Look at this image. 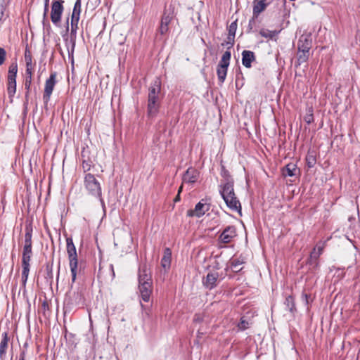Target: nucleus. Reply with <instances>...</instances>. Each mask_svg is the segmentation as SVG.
Returning a JSON list of instances; mask_svg holds the SVG:
<instances>
[{"mask_svg": "<svg viewBox=\"0 0 360 360\" xmlns=\"http://www.w3.org/2000/svg\"><path fill=\"white\" fill-rule=\"evenodd\" d=\"M161 81L156 78L148 89L147 112L149 117H154L159 112L160 105Z\"/></svg>", "mask_w": 360, "mask_h": 360, "instance_id": "1", "label": "nucleus"}, {"mask_svg": "<svg viewBox=\"0 0 360 360\" xmlns=\"http://www.w3.org/2000/svg\"><path fill=\"white\" fill-rule=\"evenodd\" d=\"M233 186V183L221 182L219 193L230 210L240 213L241 204L235 194Z\"/></svg>", "mask_w": 360, "mask_h": 360, "instance_id": "2", "label": "nucleus"}, {"mask_svg": "<svg viewBox=\"0 0 360 360\" xmlns=\"http://www.w3.org/2000/svg\"><path fill=\"white\" fill-rule=\"evenodd\" d=\"M66 248L71 271V281L72 283H75L77 279V274L80 273V270L78 267V259L76 248L73 243L72 238H66Z\"/></svg>", "mask_w": 360, "mask_h": 360, "instance_id": "3", "label": "nucleus"}, {"mask_svg": "<svg viewBox=\"0 0 360 360\" xmlns=\"http://www.w3.org/2000/svg\"><path fill=\"white\" fill-rule=\"evenodd\" d=\"M84 186L88 193L93 197L99 199L102 206L105 207V202L102 198L101 186L94 174L90 173L84 176Z\"/></svg>", "mask_w": 360, "mask_h": 360, "instance_id": "4", "label": "nucleus"}, {"mask_svg": "<svg viewBox=\"0 0 360 360\" xmlns=\"http://www.w3.org/2000/svg\"><path fill=\"white\" fill-rule=\"evenodd\" d=\"M175 16V7L170 4L165 6V10L160 20V25L158 32L161 35H164L169 32V25Z\"/></svg>", "mask_w": 360, "mask_h": 360, "instance_id": "5", "label": "nucleus"}, {"mask_svg": "<svg viewBox=\"0 0 360 360\" xmlns=\"http://www.w3.org/2000/svg\"><path fill=\"white\" fill-rule=\"evenodd\" d=\"M230 59L231 52L227 50L222 55L221 60L217 65V73L218 79L221 83H223L226 79L227 69L230 63Z\"/></svg>", "mask_w": 360, "mask_h": 360, "instance_id": "6", "label": "nucleus"}, {"mask_svg": "<svg viewBox=\"0 0 360 360\" xmlns=\"http://www.w3.org/2000/svg\"><path fill=\"white\" fill-rule=\"evenodd\" d=\"M32 229L26 228L22 250V262H30L32 256Z\"/></svg>", "mask_w": 360, "mask_h": 360, "instance_id": "7", "label": "nucleus"}, {"mask_svg": "<svg viewBox=\"0 0 360 360\" xmlns=\"http://www.w3.org/2000/svg\"><path fill=\"white\" fill-rule=\"evenodd\" d=\"M63 0H53L51 5V20L56 25L59 26L64 10Z\"/></svg>", "mask_w": 360, "mask_h": 360, "instance_id": "8", "label": "nucleus"}, {"mask_svg": "<svg viewBox=\"0 0 360 360\" xmlns=\"http://www.w3.org/2000/svg\"><path fill=\"white\" fill-rule=\"evenodd\" d=\"M56 77L57 73L56 72H53L51 73L50 77L46 80L43 95V100L45 103H48L50 100L54 86L57 82Z\"/></svg>", "mask_w": 360, "mask_h": 360, "instance_id": "9", "label": "nucleus"}, {"mask_svg": "<svg viewBox=\"0 0 360 360\" xmlns=\"http://www.w3.org/2000/svg\"><path fill=\"white\" fill-rule=\"evenodd\" d=\"M210 206L207 205L204 199H202L198 202L194 210H188L187 211V215L188 217H201L205 213L209 210Z\"/></svg>", "mask_w": 360, "mask_h": 360, "instance_id": "10", "label": "nucleus"}, {"mask_svg": "<svg viewBox=\"0 0 360 360\" xmlns=\"http://www.w3.org/2000/svg\"><path fill=\"white\" fill-rule=\"evenodd\" d=\"M236 235V227L234 226H228L220 234L219 241L224 244L229 243L232 241Z\"/></svg>", "mask_w": 360, "mask_h": 360, "instance_id": "11", "label": "nucleus"}, {"mask_svg": "<svg viewBox=\"0 0 360 360\" xmlns=\"http://www.w3.org/2000/svg\"><path fill=\"white\" fill-rule=\"evenodd\" d=\"M138 279L139 283L152 282L150 270L146 264H143L139 266Z\"/></svg>", "mask_w": 360, "mask_h": 360, "instance_id": "12", "label": "nucleus"}, {"mask_svg": "<svg viewBox=\"0 0 360 360\" xmlns=\"http://www.w3.org/2000/svg\"><path fill=\"white\" fill-rule=\"evenodd\" d=\"M139 289L142 300L148 302L153 292V282L139 283Z\"/></svg>", "mask_w": 360, "mask_h": 360, "instance_id": "13", "label": "nucleus"}, {"mask_svg": "<svg viewBox=\"0 0 360 360\" xmlns=\"http://www.w3.org/2000/svg\"><path fill=\"white\" fill-rule=\"evenodd\" d=\"M218 278V272H209L203 278L202 283L206 288L212 290L217 286Z\"/></svg>", "mask_w": 360, "mask_h": 360, "instance_id": "14", "label": "nucleus"}, {"mask_svg": "<svg viewBox=\"0 0 360 360\" xmlns=\"http://www.w3.org/2000/svg\"><path fill=\"white\" fill-rule=\"evenodd\" d=\"M283 175L285 176L298 177L300 175V170L297 165L290 162L282 169Z\"/></svg>", "mask_w": 360, "mask_h": 360, "instance_id": "15", "label": "nucleus"}, {"mask_svg": "<svg viewBox=\"0 0 360 360\" xmlns=\"http://www.w3.org/2000/svg\"><path fill=\"white\" fill-rule=\"evenodd\" d=\"M199 174V172L197 169L189 167L183 176V182L193 184L198 181Z\"/></svg>", "mask_w": 360, "mask_h": 360, "instance_id": "16", "label": "nucleus"}, {"mask_svg": "<svg viewBox=\"0 0 360 360\" xmlns=\"http://www.w3.org/2000/svg\"><path fill=\"white\" fill-rule=\"evenodd\" d=\"M255 60V56L254 52H252L251 51H247V50H244L242 52V63L245 68H251V66H252L251 63Z\"/></svg>", "mask_w": 360, "mask_h": 360, "instance_id": "17", "label": "nucleus"}, {"mask_svg": "<svg viewBox=\"0 0 360 360\" xmlns=\"http://www.w3.org/2000/svg\"><path fill=\"white\" fill-rule=\"evenodd\" d=\"M311 47V40L309 37L306 35H302L297 43V49L301 51H309Z\"/></svg>", "mask_w": 360, "mask_h": 360, "instance_id": "18", "label": "nucleus"}, {"mask_svg": "<svg viewBox=\"0 0 360 360\" xmlns=\"http://www.w3.org/2000/svg\"><path fill=\"white\" fill-rule=\"evenodd\" d=\"M270 4V1L269 2H263V1H254L253 2V9H252V13L255 18H258L259 14L265 11L267 6Z\"/></svg>", "mask_w": 360, "mask_h": 360, "instance_id": "19", "label": "nucleus"}, {"mask_svg": "<svg viewBox=\"0 0 360 360\" xmlns=\"http://www.w3.org/2000/svg\"><path fill=\"white\" fill-rule=\"evenodd\" d=\"M244 263L245 260L243 258H235L230 261L228 268H230L233 272L238 273L243 269V264Z\"/></svg>", "mask_w": 360, "mask_h": 360, "instance_id": "20", "label": "nucleus"}, {"mask_svg": "<svg viewBox=\"0 0 360 360\" xmlns=\"http://www.w3.org/2000/svg\"><path fill=\"white\" fill-rule=\"evenodd\" d=\"M172 252L168 248L164 250V255L161 259V265L165 269H168L171 264Z\"/></svg>", "mask_w": 360, "mask_h": 360, "instance_id": "21", "label": "nucleus"}, {"mask_svg": "<svg viewBox=\"0 0 360 360\" xmlns=\"http://www.w3.org/2000/svg\"><path fill=\"white\" fill-rule=\"evenodd\" d=\"M8 337L6 333L2 334V338L0 342V359H4L8 347Z\"/></svg>", "mask_w": 360, "mask_h": 360, "instance_id": "22", "label": "nucleus"}, {"mask_svg": "<svg viewBox=\"0 0 360 360\" xmlns=\"http://www.w3.org/2000/svg\"><path fill=\"white\" fill-rule=\"evenodd\" d=\"M7 91L9 97H13L16 91V77H8Z\"/></svg>", "mask_w": 360, "mask_h": 360, "instance_id": "23", "label": "nucleus"}, {"mask_svg": "<svg viewBox=\"0 0 360 360\" xmlns=\"http://www.w3.org/2000/svg\"><path fill=\"white\" fill-rule=\"evenodd\" d=\"M30 262H22V283L25 287L28 278L29 272H30Z\"/></svg>", "mask_w": 360, "mask_h": 360, "instance_id": "24", "label": "nucleus"}, {"mask_svg": "<svg viewBox=\"0 0 360 360\" xmlns=\"http://www.w3.org/2000/svg\"><path fill=\"white\" fill-rule=\"evenodd\" d=\"M236 30H237V23H236V21H234V22H231L229 27L228 39L229 41H230L231 46H233V44L234 37L236 35Z\"/></svg>", "mask_w": 360, "mask_h": 360, "instance_id": "25", "label": "nucleus"}, {"mask_svg": "<svg viewBox=\"0 0 360 360\" xmlns=\"http://www.w3.org/2000/svg\"><path fill=\"white\" fill-rule=\"evenodd\" d=\"M79 16L72 15L71 16V36L76 37L77 30L78 29V22Z\"/></svg>", "mask_w": 360, "mask_h": 360, "instance_id": "26", "label": "nucleus"}, {"mask_svg": "<svg viewBox=\"0 0 360 360\" xmlns=\"http://www.w3.org/2000/svg\"><path fill=\"white\" fill-rule=\"evenodd\" d=\"M309 56V51L298 50L297 53L298 65H301L307 61Z\"/></svg>", "mask_w": 360, "mask_h": 360, "instance_id": "27", "label": "nucleus"}, {"mask_svg": "<svg viewBox=\"0 0 360 360\" xmlns=\"http://www.w3.org/2000/svg\"><path fill=\"white\" fill-rule=\"evenodd\" d=\"M320 256V252H316V248H314L312 252L310 254V257L309 259V264L310 265H314V266H318V258Z\"/></svg>", "mask_w": 360, "mask_h": 360, "instance_id": "28", "label": "nucleus"}, {"mask_svg": "<svg viewBox=\"0 0 360 360\" xmlns=\"http://www.w3.org/2000/svg\"><path fill=\"white\" fill-rule=\"evenodd\" d=\"M278 32L276 30H269L267 29H262L259 31V34L262 37L266 38V39H273L278 34Z\"/></svg>", "mask_w": 360, "mask_h": 360, "instance_id": "29", "label": "nucleus"}, {"mask_svg": "<svg viewBox=\"0 0 360 360\" xmlns=\"http://www.w3.org/2000/svg\"><path fill=\"white\" fill-rule=\"evenodd\" d=\"M221 175L223 178L221 182H231L234 184V181L230 175L229 172L226 170L224 167L221 168Z\"/></svg>", "mask_w": 360, "mask_h": 360, "instance_id": "30", "label": "nucleus"}, {"mask_svg": "<svg viewBox=\"0 0 360 360\" xmlns=\"http://www.w3.org/2000/svg\"><path fill=\"white\" fill-rule=\"evenodd\" d=\"M18 72V65L16 63H13L9 66L8 77H16Z\"/></svg>", "mask_w": 360, "mask_h": 360, "instance_id": "31", "label": "nucleus"}, {"mask_svg": "<svg viewBox=\"0 0 360 360\" xmlns=\"http://www.w3.org/2000/svg\"><path fill=\"white\" fill-rule=\"evenodd\" d=\"M284 304L290 311H292L295 309L294 298L290 295L285 298Z\"/></svg>", "mask_w": 360, "mask_h": 360, "instance_id": "32", "label": "nucleus"}, {"mask_svg": "<svg viewBox=\"0 0 360 360\" xmlns=\"http://www.w3.org/2000/svg\"><path fill=\"white\" fill-rule=\"evenodd\" d=\"M80 13H81V0H77L74 5L72 15H75L79 16Z\"/></svg>", "mask_w": 360, "mask_h": 360, "instance_id": "33", "label": "nucleus"}, {"mask_svg": "<svg viewBox=\"0 0 360 360\" xmlns=\"http://www.w3.org/2000/svg\"><path fill=\"white\" fill-rule=\"evenodd\" d=\"M32 84V77L26 76L25 81V89H26L25 96L27 97L30 93V86Z\"/></svg>", "mask_w": 360, "mask_h": 360, "instance_id": "34", "label": "nucleus"}, {"mask_svg": "<svg viewBox=\"0 0 360 360\" xmlns=\"http://www.w3.org/2000/svg\"><path fill=\"white\" fill-rule=\"evenodd\" d=\"M46 278H53V263H47L46 265Z\"/></svg>", "mask_w": 360, "mask_h": 360, "instance_id": "35", "label": "nucleus"}, {"mask_svg": "<svg viewBox=\"0 0 360 360\" xmlns=\"http://www.w3.org/2000/svg\"><path fill=\"white\" fill-rule=\"evenodd\" d=\"M239 329L244 330L249 327V323L244 318H241L240 323L238 324Z\"/></svg>", "mask_w": 360, "mask_h": 360, "instance_id": "36", "label": "nucleus"}, {"mask_svg": "<svg viewBox=\"0 0 360 360\" xmlns=\"http://www.w3.org/2000/svg\"><path fill=\"white\" fill-rule=\"evenodd\" d=\"M304 120L308 124H311L314 122V116L312 113V110H309V113L307 114L304 117Z\"/></svg>", "mask_w": 360, "mask_h": 360, "instance_id": "37", "label": "nucleus"}, {"mask_svg": "<svg viewBox=\"0 0 360 360\" xmlns=\"http://www.w3.org/2000/svg\"><path fill=\"white\" fill-rule=\"evenodd\" d=\"M82 166L84 172H86L89 171L91 167V162L89 160H83Z\"/></svg>", "mask_w": 360, "mask_h": 360, "instance_id": "38", "label": "nucleus"}, {"mask_svg": "<svg viewBox=\"0 0 360 360\" xmlns=\"http://www.w3.org/2000/svg\"><path fill=\"white\" fill-rule=\"evenodd\" d=\"M25 60L26 62V67H33L31 55L27 51H25Z\"/></svg>", "mask_w": 360, "mask_h": 360, "instance_id": "39", "label": "nucleus"}, {"mask_svg": "<svg viewBox=\"0 0 360 360\" xmlns=\"http://www.w3.org/2000/svg\"><path fill=\"white\" fill-rule=\"evenodd\" d=\"M48 11H49V4H44V15H43V24H44V25H45L46 22L49 24V22H48V20H47Z\"/></svg>", "mask_w": 360, "mask_h": 360, "instance_id": "40", "label": "nucleus"}, {"mask_svg": "<svg viewBox=\"0 0 360 360\" xmlns=\"http://www.w3.org/2000/svg\"><path fill=\"white\" fill-rule=\"evenodd\" d=\"M256 18H255L254 15H252V18L249 20L248 31H247L248 32H250L252 31V30L253 29L255 24Z\"/></svg>", "mask_w": 360, "mask_h": 360, "instance_id": "41", "label": "nucleus"}, {"mask_svg": "<svg viewBox=\"0 0 360 360\" xmlns=\"http://www.w3.org/2000/svg\"><path fill=\"white\" fill-rule=\"evenodd\" d=\"M6 58V51L3 48H0V65L4 63Z\"/></svg>", "mask_w": 360, "mask_h": 360, "instance_id": "42", "label": "nucleus"}, {"mask_svg": "<svg viewBox=\"0 0 360 360\" xmlns=\"http://www.w3.org/2000/svg\"><path fill=\"white\" fill-rule=\"evenodd\" d=\"M307 162L308 167H314V165L315 164V159L314 158L313 156L307 157Z\"/></svg>", "mask_w": 360, "mask_h": 360, "instance_id": "43", "label": "nucleus"}, {"mask_svg": "<svg viewBox=\"0 0 360 360\" xmlns=\"http://www.w3.org/2000/svg\"><path fill=\"white\" fill-rule=\"evenodd\" d=\"M32 70H33V67H26V70H25L26 76H30V77H32Z\"/></svg>", "mask_w": 360, "mask_h": 360, "instance_id": "44", "label": "nucleus"}, {"mask_svg": "<svg viewBox=\"0 0 360 360\" xmlns=\"http://www.w3.org/2000/svg\"><path fill=\"white\" fill-rule=\"evenodd\" d=\"M323 249V247L319 246V247L317 248V250H316V252H320V255H321L322 254Z\"/></svg>", "mask_w": 360, "mask_h": 360, "instance_id": "45", "label": "nucleus"}, {"mask_svg": "<svg viewBox=\"0 0 360 360\" xmlns=\"http://www.w3.org/2000/svg\"><path fill=\"white\" fill-rule=\"evenodd\" d=\"M180 194H177V195L176 196V198H174V202H177V201H179L180 200V196H179Z\"/></svg>", "mask_w": 360, "mask_h": 360, "instance_id": "46", "label": "nucleus"}, {"mask_svg": "<svg viewBox=\"0 0 360 360\" xmlns=\"http://www.w3.org/2000/svg\"><path fill=\"white\" fill-rule=\"evenodd\" d=\"M19 360H25V353L20 354V357Z\"/></svg>", "mask_w": 360, "mask_h": 360, "instance_id": "47", "label": "nucleus"}, {"mask_svg": "<svg viewBox=\"0 0 360 360\" xmlns=\"http://www.w3.org/2000/svg\"><path fill=\"white\" fill-rule=\"evenodd\" d=\"M182 188H183V186L181 185V186L179 187V190H178V193H179V194H180V193L181 192Z\"/></svg>", "mask_w": 360, "mask_h": 360, "instance_id": "48", "label": "nucleus"}, {"mask_svg": "<svg viewBox=\"0 0 360 360\" xmlns=\"http://www.w3.org/2000/svg\"><path fill=\"white\" fill-rule=\"evenodd\" d=\"M305 297H306V302L307 303L308 302V295L307 294H305Z\"/></svg>", "mask_w": 360, "mask_h": 360, "instance_id": "49", "label": "nucleus"}, {"mask_svg": "<svg viewBox=\"0 0 360 360\" xmlns=\"http://www.w3.org/2000/svg\"><path fill=\"white\" fill-rule=\"evenodd\" d=\"M194 321H199V318H198V317L195 316V319H194Z\"/></svg>", "mask_w": 360, "mask_h": 360, "instance_id": "50", "label": "nucleus"}, {"mask_svg": "<svg viewBox=\"0 0 360 360\" xmlns=\"http://www.w3.org/2000/svg\"><path fill=\"white\" fill-rule=\"evenodd\" d=\"M44 1H45L44 4H49V0H45Z\"/></svg>", "mask_w": 360, "mask_h": 360, "instance_id": "51", "label": "nucleus"}]
</instances>
